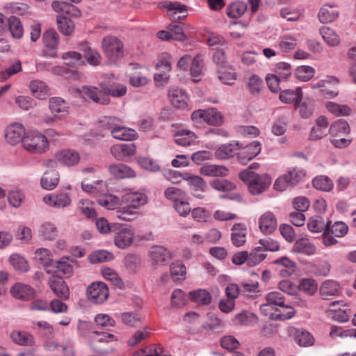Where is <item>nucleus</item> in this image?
Returning <instances> with one entry per match:
<instances>
[{
    "label": "nucleus",
    "instance_id": "1",
    "mask_svg": "<svg viewBox=\"0 0 356 356\" xmlns=\"http://www.w3.org/2000/svg\"><path fill=\"white\" fill-rule=\"evenodd\" d=\"M121 202L124 206L118 210L117 218L122 220L130 221L137 214V210L147 203L148 197L142 191L129 189L122 196Z\"/></svg>",
    "mask_w": 356,
    "mask_h": 356
},
{
    "label": "nucleus",
    "instance_id": "2",
    "mask_svg": "<svg viewBox=\"0 0 356 356\" xmlns=\"http://www.w3.org/2000/svg\"><path fill=\"white\" fill-rule=\"evenodd\" d=\"M239 177L248 184L250 193L254 195L264 192L272 181L269 175H259L249 169L242 170L239 174Z\"/></svg>",
    "mask_w": 356,
    "mask_h": 356
},
{
    "label": "nucleus",
    "instance_id": "3",
    "mask_svg": "<svg viewBox=\"0 0 356 356\" xmlns=\"http://www.w3.org/2000/svg\"><path fill=\"white\" fill-rule=\"evenodd\" d=\"M99 122L108 129H111L113 137L120 140H133L137 138L136 131L131 128L120 126V119L114 117H103Z\"/></svg>",
    "mask_w": 356,
    "mask_h": 356
},
{
    "label": "nucleus",
    "instance_id": "4",
    "mask_svg": "<svg viewBox=\"0 0 356 356\" xmlns=\"http://www.w3.org/2000/svg\"><path fill=\"white\" fill-rule=\"evenodd\" d=\"M23 147L32 153L42 154L49 146L47 137L38 131H31L25 135L22 140Z\"/></svg>",
    "mask_w": 356,
    "mask_h": 356
},
{
    "label": "nucleus",
    "instance_id": "5",
    "mask_svg": "<svg viewBox=\"0 0 356 356\" xmlns=\"http://www.w3.org/2000/svg\"><path fill=\"white\" fill-rule=\"evenodd\" d=\"M102 45L105 56L111 62H115L123 57L124 45L117 37L112 35L104 37Z\"/></svg>",
    "mask_w": 356,
    "mask_h": 356
},
{
    "label": "nucleus",
    "instance_id": "6",
    "mask_svg": "<svg viewBox=\"0 0 356 356\" xmlns=\"http://www.w3.org/2000/svg\"><path fill=\"white\" fill-rule=\"evenodd\" d=\"M191 120L194 123L204 121L209 125L220 126L223 122V115L215 108L197 109L192 113Z\"/></svg>",
    "mask_w": 356,
    "mask_h": 356
},
{
    "label": "nucleus",
    "instance_id": "7",
    "mask_svg": "<svg viewBox=\"0 0 356 356\" xmlns=\"http://www.w3.org/2000/svg\"><path fill=\"white\" fill-rule=\"evenodd\" d=\"M87 296L89 300L95 304L104 302L108 296V289L102 282H93L87 289Z\"/></svg>",
    "mask_w": 356,
    "mask_h": 356
},
{
    "label": "nucleus",
    "instance_id": "8",
    "mask_svg": "<svg viewBox=\"0 0 356 356\" xmlns=\"http://www.w3.org/2000/svg\"><path fill=\"white\" fill-rule=\"evenodd\" d=\"M260 312L264 316L273 319L284 321L291 318L296 313L295 309L292 307H287L286 312H280L278 310H275L273 306L268 302L261 304L259 307Z\"/></svg>",
    "mask_w": 356,
    "mask_h": 356
},
{
    "label": "nucleus",
    "instance_id": "9",
    "mask_svg": "<svg viewBox=\"0 0 356 356\" xmlns=\"http://www.w3.org/2000/svg\"><path fill=\"white\" fill-rule=\"evenodd\" d=\"M26 134L24 127L17 122L10 124L5 130L6 140L10 145H15L19 142L22 143Z\"/></svg>",
    "mask_w": 356,
    "mask_h": 356
},
{
    "label": "nucleus",
    "instance_id": "10",
    "mask_svg": "<svg viewBox=\"0 0 356 356\" xmlns=\"http://www.w3.org/2000/svg\"><path fill=\"white\" fill-rule=\"evenodd\" d=\"M239 149L240 152L237 154L238 159L245 165L261 152V144L259 141L254 140L244 147L241 146Z\"/></svg>",
    "mask_w": 356,
    "mask_h": 356
},
{
    "label": "nucleus",
    "instance_id": "11",
    "mask_svg": "<svg viewBox=\"0 0 356 356\" xmlns=\"http://www.w3.org/2000/svg\"><path fill=\"white\" fill-rule=\"evenodd\" d=\"M149 256L153 266L164 265L172 257L170 251L162 245L152 246L149 250Z\"/></svg>",
    "mask_w": 356,
    "mask_h": 356
},
{
    "label": "nucleus",
    "instance_id": "12",
    "mask_svg": "<svg viewBox=\"0 0 356 356\" xmlns=\"http://www.w3.org/2000/svg\"><path fill=\"white\" fill-rule=\"evenodd\" d=\"M76 92L82 98H89L95 102L102 104H107L109 99L102 95V92L96 87L83 86L75 90Z\"/></svg>",
    "mask_w": 356,
    "mask_h": 356
},
{
    "label": "nucleus",
    "instance_id": "13",
    "mask_svg": "<svg viewBox=\"0 0 356 356\" xmlns=\"http://www.w3.org/2000/svg\"><path fill=\"white\" fill-rule=\"evenodd\" d=\"M168 97L172 105L179 109H184L188 106V97L182 89L178 87H170Z\"/></svg>",
    "mask_w": 356,
    "mask_h": 356
},
{
    "label": "nucleus",
    "instance_id": "14",
    "mask_svg": "<svg viewBox=\"0 0 356 356\" xmlns=\"http://www.w3.org/2000/svg\"><path fill=\"white\" fill-rule=\"evenodd\" d=\"M43 201L46 204L54 208H65L71 203V199L67 193H52L45 195Z\"/></svg>",
    "mask_w": 356,
    "mask_h": 356
},
{
    "label": "nucleus",
    "instance_id": "15",
    "mask_svg": "<svg viewBox=\"0 0 356 356\" xmlns=\"http://www.w3.org/2000/svg\"><path fill=\"white\" fill-rule=\"evenodd\" d=\"M136 148L134 143L116 144L110 148L112 156L118 161H124L126 158L134 155Z\"/></svg>",
    "mask_w": 356,
    "mask_h": 356
},
{
    "label": "nucleus",
    "instance_id": "16",
    "mask_svg": "<svg viewBox=\"0 0 356 356\" xmlns=\"http://www.w3.org/2000/svg\"><path fill=\"white\" fill-rule=\"evenodd\" d=\"M11 295L20 300H29L35 295V290L29 284L16 282L10 289Z\"/></svg>",
    "mask_w": 356,
    "mask_h": 356
},
{
    "label": "nucleus",
    "instance_id": "17",
    "mask_svg": "<svg viewBox=\"0 0 356 356\" xmlns=\"http://www.w3.org/2000/svg\"><path fill=\"white\" fill-rule=\"evenodd\" d=\"M259 227L261 232L267 235L273 233L277 227V221L270 211H266L259 219Z\"/></svg>",
    "mask_w": 356,
    "mask_h": 356
},
{
    "label": "nucleus",
    "instance_id": "18",
    "mask_svg": "<svg viewBox=\"0 0 356 356\" xmlns=\"http://www.w3.org/2000/svg\"><path fill=\"white\" fill-rule=\"evenodd\" d=\"M339 15L337 6L334 3L324 4L318 13V18L321 23L328 24L335 21Z\"/></svg>",
    "mask_w": 356,
    "mask_h": 356
},
{
    "label": "nucleus",
    "instance_id": "19",
    "mask_svg": "<svg viewBox=\"0 0 356 356\" xmlns=\"http://www.w3.org/2000/svg\"><path fill=\"white\" fill-rule=\"evenodd\" d=\"M49 286L58 298L67 300L70 297L69 289L65 282L59 277L51 276L49 279Z\"/></svg>",
    "mask_w": 356,
    "mask_h": 356
},
{
    "label": "nucleus",
    "instance_id": "20",
    "mask_svg": "<svg viewBox=\"0 0 356 356\" xmlns=\"http://www.w3.org/2000/svg\"><path fill=\"white\" fill-rule=\"evenodd\" d=\"M298 34L286 33L279 37L275 47L282 52L288 53L295 49L298 44Z\"/></svg>",
    "mask_w": 356,
    "mask_h": 356
},
{
    "label": "nucleus",
    "instance_id": "21",
    "mask_svg": "<svg viewBox=\"0 0 356 356\" xmlns=\"http://www.w3.org/2000/svg\"><path fill=\"white\" fill-rule=\"evenodd\" d=\"M241 148V144L237 141H232L227 144L220 145L215 151V156L220 160L227 159L234 156Z\"/></svg>",
    "mask_w": 356,
    "mask_h": 356
},
{
    "label": "nucleus",
    "instance_id": "22",
    "mask_svg": "<svg viewBox=\"0 0 356 356\" xmlns=\"http://www.w3.org/2000/svg\"><path fill=\"white\" fill-rule=\"evenodd\" d=\"M328 125L327 118L323 115L319 116L312 128L309 138L311 140H318L325 136L329 131Z\"/></svg>",
    "mask_w": 356,
    "mask_h": 356
},
{
    "label": "nucleus",
    "instance_id": "23",
    "mask_svg": "<svg viewBox=\"0 0 356 356\" xmlns=\"http://www.w3.org/2000/svg\"><path fill=\"white\" fill-rule=\"evenodd\" d=\"M134 237V234L131 229L122 228L115 233L114 243L118 248L124 249L132 244Z\"/></svg>",
    "mask_w": 356,
    "mask_h": 356
},
{
    "label": "nucleus",
    "instance_id": "24",
    "mask_svg": "<svg viewBox=\"0 0 356 356\" xmlns=\"http://www.w3.org/2000/svg\"><path fill=\"white\" fill-rule=\"evenodd\" d=\"M319 291L322 298L327 300L330 297L338 296L341 293V289L338 282L327 280L321 284Z\"/></svg>",
    "mask_w": 356,
    "mask_h": 356
},
{
    "label": "nucleus",
    "instance_id": "25",
    "mask_svg": "<svg viewBox=\"0 0 356 356\" xmlns=\"http://www.w3.org/2000/svg\"><path fill=\"white\" fill-rule=\"evenodd\" d=\"M55 158L58 163L67 166L74 165L80 160L79 153L71 149H63L57 152Z\"/></svg>",
    "mask_w": 356,
    "mask_h": 356
},
{
    "label": "nucleus",
    "instance_id": "26",
    "mask_svg": "<svg viewBox=\"0 0 356 356\" xmlns=\"http://www.w3.org/2000/svg\"><path fill=\"white\" fill-rule=\"evenodd\" d=\"M109 172L117 179H128L136 177V172L123 163L112 164L108 168Z\"/></svg>",
    "mask_w": 356,
    "mask_h": 356
},
{
    "label": "nucleus",
    "instance_id": "27",
    "mask_svg": "<svg viewBox=\"0 0 356 356\" xmlns=\"http://www.w3.org/2000/svg\"><path fill=\"white\" fill-rule=\"evenodd\" d=\"M72 262H76V260H73L70 257H63L60 259L54 261L51 268L53 272H59L67 277H70L74 271L73 265L71 264Z\"/></svg>",
    "mask_w": 356,
    "mask_h": 356
},
{
    "label": "nucleus",
    "instance_id": "28",
    "mask_svg": "<svg viewBox=\"0 0 356 356\" xmlns=\"http://www.w3.org/2000/svg\"><path fill=\"white\" fill-rule=\"evenodd\" d=\"M35 259L44 266V270L47 273H53L51 266L55 260L53 259V254L49 250L44 248L37 249L35 251Z\"/></svg>",
    "mask_w": 356,
    "mask_h": 356
},
{
    "label": "nucleus",
    "instance_id": "29",
    "mask_svg": "<svg viewBox=\"0 0 356 356\" xmlns=\"http://www.w3.org/2000/svg\"><path fill=\"white\" fill-rule=\"evenodd\" d=\"M98 204L108 210H116V216L118 210L122 208L121 199L112 194H102L97 198Z\"/></svg>",
    "mask_w": 356,
    "mask_h": 356
},
{
    "label": "nucleus",
    "instance_id": "30",
    "mask_svg": "<svg viewBox=\"0 0 356 356\" xmlns=\"http://www.w3.org/2000/svg\"><path fill=\"white\" fill-rule=\"evenodd\" d=\"M247 229L244 225L236 223L231 229V240L236 247L243 246L246 241Z\"/></svg>",
    "mask_w": 356,
    "mask_h": 356
},
{
    "label": "nucleus",
    "instance_id": "31",
    "mask_svg": "<svg viewBox=\"0 0 356 356\" xmlns=\"http://www.w3.org/2000/svg\"><path fill=\"white\" fill-rule=\"evenodd\" d=\"M10 337L12 341L18 346H32L35 343L34 337L26 331L13 330Z\"/></svg>",
    "mask_w": 356,
    "mask_h": 356
},
{
    "label": "nucleus",
    "instance_id": "32",
    "mask_svg": "<svg viewBox=\"0 0 356 356\" xmlns=\"http://www.w3.org/2000/svg\"><path fill=\"white\" fill-rule=\"evenodd\" d=\"M51 7L60 15L63 14H67L73 17H79L81 15V11L76 6L65 1H54L51 3Z\"/></svg>",
    "mask_w": 356,
    "mask_h": 356
},
{
    "label": "nucleus",
    "instance_id": "33",
    "mask_svg": "<svg viewBox=\"0 0 356 356\" xmlns=\"http://www.w3.org/2000/svg\"><path fill=\"white\" fill-rule=\"evenodd\" d=\"M229 170L223 165L207 164L200 168L201 175L207 177H225Z\"/></svg>",
    "mask_w": 356,
    "mask_h": 356
},
{
    "label": "nucleus",
    "instance_id": "34",
    "mask_svg": "<svg viewBox=\"0 0 356 356\" xmlns=\"http://www.w3.org/2000/svg\"><path fill=\"white\" fill-rule=\"evenodd\" d=\"M49 108L55 115H65L68 113L69 106L67 102L61 97H54L49 100Z\"/></svg>",
    "mask_w": 356,
    "mask_h": 356
},
{
    "label": "nucleus",
    "instance_id": "35",
    "mask_svg": "<svg viewBox=\"0 0 356 356\" xmlns=\"http://www.w3.org/2000/svg\"><path fill=\"white\" fill-rule=\"evenodd\" d=\"M197 139V135L190 130L181 129L175 134V141L181 146H189L194 144Z\"/></svg>",
    "mask_w": 356,
    "mask_h": 356
},
{
    "label": "nucleus",
    "instance_id": "36",
    "mask_svg": "<svg viewBox=\"0 0 356 356\" xmlns=\"http://www.w3.org/2000/svg\"><path fill=\"white\" fill-rule=\"evenodd\" d=\"M258 321V317L247 310L242 311L233 319L234 323L242 326H254L257 324Z\"/></svg>",
    "mask_w": 356,
    "mask_h": 356
},
{
    "label": "nucleus",
    "instance_id": "37",
    "mask_svg": "<svg viewBox=\"0 0 356 356\" xmlns=\"http://www.w3.org/2000/svg\"><path fill=\"white\" fill-rule=\"evenodd\" d=\"M302 99V88L297 87L295 90H284L280 94V99L285 104L295 102L300 104Z\"/></svg>",
    "mask_w": 356,
    "mask_h": 356
},
{
    "label": "nucleus",
    "instance_id": "38",
    "mask_svg": "<svg viewBox=\"0 0 356 356\" xmlns=\"http://www.w3.org/2000/svg\"><path fill=\"white\" fill-rule=\"evenodd\" d=\"M32 94L39 99H45L49 95L47 85L41 80H33L29 84Z\"/></svg>",
    "mask_w": 356,
    "mask_h": 356
},
{
    "label": "nucleus",
    "instance_id": "39",
    "mask_svg": "<svg viewBox=\"0 0 356 356\" xmlns=\"http://www.w3.org/2000/svg\"><path fill=\"white\" fill-rule=\"evenodd\" d=\"M100 87L104 94L114 97H121L126 95L127 87L121 83L106 84L101 83Z\"/></svg>",
    "mask_w": 356,
    "mask_h": 356
},
{
    "label": "nucleus",
    "instance_id": "40",
    "mask_svg": "<svg viewBox=\"0 0 356 356\" xmlns=\"http://www.w3.org/2000/svg\"><path fill=\"white\" fill-rule=\"evenodd\" d=\"M38 235L44 240L53 241L58 235L57 227L52 222H44L38 229Z\"/></svg>",
    "mask_w": 356,
    "mask_h": 356
},
{
    "label": "nucleus",
    "instance_id": "41",
    "mask_svg": "<svg viewBox=\"0 0 356 356\" xmlns=\"http://www.w3.org/2000/svg\"><path fill=\"white\" fill-rule=\"evenodd\" d=\"M319 32L327 45L337 47L340 44V38L332 29L327 26H323L319 29Z\"/></svg>",
    "mask_w": 356,
    "mask_h": 356
},
{
    "label": "nucleus",
    "instance_id": "42",
    "mask_svg": "<svg viewBox=\"0 0 356 356\" xmlns=\"http://www.w3.org/2000/svg\"><path fill=\"white\" fill-rule=\"evenodd\" d=\"M59 177L54 170H47L41 179V186L46 190L54 189L58 183Z\"/></svg>",
    "mask_w": 356,
    "mask_h": 356
},
{
    "label": "nucleus",
    "instance_id": "43",
    "mask_svg": "<svg viewBox=\"0 0 356 356\" xmlns=\"http://www.w3.org/2000/svg\"><path fill=\"white\" fill-rule=\"evenodd\" d=\"M294 339L296 343L302 347L311 346L314 343L313 336L303 328H299L296 330Z\"/></svg>",
    "mask_w": 356,
    "mask_h": 356
},
{
    "label": "nucleus",
    "instance_id": "44",
    "mask_svg": "<svg viewBox=\"0 0 356 356\" xmlns=\"http://www.w3.org/2000/svg\"><path fill=\"white\" fill-rule=\"evenodd\" d=\"M294 250L307 255H313L316 253V248L309 239L302 238L296 241Z\"/></svg>",
    "mask_w": 356,
    "mask_h": 356
},
{
    "label": "nucleus",
    "instance_id": "45",
    "mask_svg": "<svg viewBox=\"0 0 356 356\" xmlns=\"http://www.w3.org/2000/svg\"><path fill=\"white\" fill-rule=\"evenodd\" d=\"M325 106L329 113L337 117L348 116L351 113V108L346 105L328 101L325 102Z\"/></svg>",
    "mask_w": 356,
    "mask_h": 356
},
{
    "label": "nucleus",
    "instance_id": "46",
    "mask_svg": "<svg viewBox=\"0 0 356 356\" xmlns=\"http://www.w3.org/2000/svg\"><path fill=\"white\" fill-rule=\"evenodd\" d=\"M189 297L191 300L200 305H207L211 302V295L205 289L191 291Z\"/></svg>",
    "mask_w": 356,
    "mask_h": 356
},
{
    "label": "nucleus",
    "instance_id": "47",
    "mask_svg": "<svg viewBox=\"0 0 356 356\" xmlns=\"http://www.w3.org/2000/svg\"><path fill=\"white\" fill-rule=\"evenodd\" d=\"M350 128L348 123L343 119L337 120L332 123L329 129V133L332 136H339L350 133Z\"/></svg>",
    "mask_w": 356,
    "mask_h": 356
},
{
    "label": "nucleus",
    "instance_id": "48",
    "mask_svg": "<svg viewBox=\"0 0 356 356\" xmlns=\"http://www.w3.org/2000/svg\"><path fill=\"white\" fill-rule=\"evenodd\" d=\"M113 254L106 250H99L91 252L88 256V261L91 264H99L113 260Z\"/></svg>",
    "mask_w": 356,
    "mask_h": 356
},
{
    "label": "nucleus",
    "instance_id": "49",
    "mask_svg": "<svg viewBox=\"0 0 356 356\" xmlns=\"http://www.w3.org/2000/svg\"><path fill=\"white\" fill-rule=\"evenodd\" d=\"M328 227V222L325 223L323 218L320 216L312 217L307 223L309 230L316 233L327 231Z\"/></svg>",
    "mask_w": 356,
    "mask_h": 356
},
{
    "label": "nucleus",
    "instance_id": "50",
    "mask_svg": "<svg viewBox=\"0 0 356 356\" xmlns=\"http://www.w3.org/2000/svg\"><path fill=\"white\" fill-rule=\"evenodd\" d=\"M160 8H165L168 10L169 15L182 13L187 11V8L184 4L178 1H164L158 4Z\"/></svg>",
    "mask_w": 356,
    "mask_h": 356
},
{
    "label": "nucleus",
    "instance_id": "51",
    "mask_svg": "<svg viewBox=\"0 0 356 356\" xmlns=\"http://www.w3.org/2000/svg\"><path fill=\"white\" fill-rule=\"evenodd\" d=\"M7 26H8L13 38L19 39L22 37L24 29L20 20L17 17L12 16L8 18Z\"/></svg>",
    "mask_w": 356,
    "mask_h": 356
},
{
    "label": "nucleus",
    "instance_id": "52",
    "mask_svg": "<svg viewBox=\"0 0 356 356\" xmlns=\"http://www.w3.org/2000/svg\"><path fill=\"white\" fill-rule=\"evenodd\" d=\"M151 334V330L149 327H145L143 329L137 330L129 338L127 343L130 347H135L143 340L147 339Z\"/></svg>",
    "mask_w": 356,
    "mask_h": 356
},
{
    "label": "nucleus",
    "instance_id": "53",
    "mask_svg": "<svg viewBox=\"0 0 356 356\" xmlns=\"http://www.w3.org/2000/svg\"><path fill=\"white\" fill-rule=\"evenodd\" d=\"M62 58L65 64L70 67H77L84 64V60L81 54L76 51L66 52L63 55Z\"/></svg>",
    "mask_w": 356,
    "mask_h": 356
},
{
    "label": "nucleus",
    "instance_id": "54",
    "mask_svg": "<svg viewBox=\"0 0 356 356\" xmlns=\"http://www.w3.org/2000/svg\"><path fill=\"white\" fill-rule=\"evenodd\" d=\"M203 68V58L201 55H196L192 60L191 66V75L193 77V81L198 82L200 80V75Z\"/></svg>",
    "mask_w": 356,
    "mask_h": 356
},
{
    "label": "nucleus",
    "instance_id": "55",
    "mask_svg": "<svg viewBox=\"0 0 356 356\" xmlns=\"http://www.w3.org/2000/svg\"><path fill=\"white\" fill-rule=\"evenodd\" d=\"M81 188L86 193L99 194L106 191V185L102 180H97L92 184H86L83 181L81 183Z\"/></svg>",
    "mask_w": 356,
    "mask_h": 356
},
{
    "label": "nucleus",
    "instance_id": "56",
    "mask_svg": "<svg viewBox=\"0 0 356 356\" xmlns=\"http://www.w3.org/2000/svg\"><path fill=\"white\" fill-rule=\"evenodd\" d=\"M312 184L315 188L325 192L332 191L334 187V184L332 180L328 177L325 175H321L315 177L312 180Z\"/></svg>",
    "mask_w": 356,
    "mask_h": 356
},
{
    "label": "nucleus",
    "instance_id": "57",
    "mask_svg": "<svg viewBox=\"0 0 356 356\" xmlns=\"http://www.w3.org/2000/svg\"><path fill=\"white\" fill-rule=\"evenodd\" d=\"M248 266L259 265L266 257L262 247L257 246L250 252H248Z\"/></svg>",
    "mask_w": 356,
    "mask_h": 356
},
{
    "label": "nucleus",
    "instance_id": "58",
    "mask_svg": "<svg viewBox=\"0 0 356 356\" xmlns=\"http://www.w3.org/2000/svg\"><path fill=\"white\" fill-rule=\"evenodd\" d=\"M247 10V5L242 1L232 3L227 8V15L234 19L240 17Z\"/></svg>",
    "mask_w": 356,
    "mask_h": 356
},
{
    "label": "nucleus",
    "instance_id": "59",
    "mask_svg": "<svg viewBox=\"0 0 356 356\" xmlns=\"http://www.w3.org/2000/svg\"><path fill=\"white\" fill-rule=\"evenodd\" d=\"M58 27L64 35H70L74 29V22L69 18L58 15L57 17Z\"/></svg>",
    "mask_w": 356,
    "mask_h": 356
},
{
    "label": "nucleus",
    "instance_id": "60",
    "mask_svg": "<svg viewBox=\"0 0 356 356\" xmlns=\"http://www.w3.org/2000/svg\"><path fill=\"white\" fill-rule=\"evenodd\" d=\"M315 72V69L313 67L302 65L297 67L295 74L299 80L306 82L314 77Z\"/></svg>",
    "mask_w": 356,
    "mask_h": 356
},
{
    "label": "nucleus",
    "instance_id": "61",
    "mask_svg": "<svg viewBox=\"0 0 356 356\" xmlns=\"http://www.w3.org/2000/svg\"><path fill=\"white\" fill-rule=\"evenodd\" d=\"M9 261L17 270L26 272L29 268L27 261L19 254H11L9 258Z\"/></svg>",
    "mask_w": 356,
    "mask_h": 356
},
{
    "label": "nucleus",
    "instance_id": "62",
    "mask_svg": "<svg viewBox=\"0 0 356 356\" xmlns=\"http://www.w3.org/2000/svg\"><path fill=\"white\" fill-rule=\"evenodd\" d=\"M42 39L45 47L49 49H54L58 44V35L54 30L45 31Z\"/></svg>",
    "mask_w": 356,
    "mask_h": 356
},
{
    "label": "nucleus",
    "instance_id": "63",
    "mask_svg": "<svg viewBox=\"0 0 356 356\" xmlns=\"http://www.w3.org/2000/svg\"><path fill=\"white\" fill-rule=\"evenodd\" d=\"M78 207L88 218H95L96 217V211L92 202L86 199L81 200L79 202Z\"/></svg>",
    "mask_w": 356,
    "mask_h": 356
},
{
    "label": "nucleus",
    "instance_id": "64",
    "mask_svg": "<svg viewBox=\"0 0 356 356\" xmlns=\"http://www.w3.org/2000/svg\"><path fill=\"white\" fill-rule=\"evenodd\" d=\"M170 273L177 280H184L186 274V268L181 261H175L170 265Z\"/></svg>",
    "mask_w": 356,
    "mask_h": 356
}]
</instances>
